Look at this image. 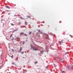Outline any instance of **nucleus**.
<instances>
[{
  "instance_id": "1",
  "label": "nucleus",
  "mask_w": 73,
  "mask_h": 73,
  "mask_svg": "<svg viewBox=\"0 0 73 73\" xmlns=\"http://www.w3.org/2000/svg\"><path fill=\"white\" fill-rule=\"evenodd\" d=\"M31 49L32 50H38V49L33 47L32 45H31Z\"/></svg>"
},
{
  "instance_id": "2",
  "label": "nucleus",
  "mask_w": 73,
  "mask_h": 73,
  "mask_svg": "<svg viewBox=\"0 0 73 73\" xmlns=\"http://www.w3.org/2000/svg\"><path fill=\"white\" fill-rule=\"evenodd\" d=\"M46 39H48V38H49V36H48V35H47L46 37Z\"/></svg>"
},
{
  "instance_id": "3",
  "label": "nucleus",
  "mask_w": 73,
  "mask_h": 73,
  "mask_svg": "<svg viewBox=\"0 0 73 73\" xmlns=\"http://www.w3.org/2000/svg\"><path fill=\"white\" fill-rule=\"evenodd\" d=\"M38 32H39L40 34H42V32H41V31H40V30H39Z\"/></svg>"
},
{
  "instance_id": "4",
  "label": "nucleus",
  "mask_w": 73,
  "mask_h": 73,
  "mask_svg": "<svg viewBox=\"0 0 73 73\" xmlns=\"http://www.w3.org/2000/svg\"><path fill=\"white\" fill-rule=\"evenodd\" d=\"M22 48L21 47L20 48V49L19 50V52H21V50H22Z\"/></svg>"
},
{
  "instance_id": "5",
  "label": "nucleus",
  "mask_w": 73,
  "mask_h": 73,
  "mask_svg": "<svg viewBox=\"0 0 73 73\" xmlns=\"http://www.w3.org/2000/svg\"><path fill=\"white\" fill-rule=\"evenodd\" d=\"M6 8H8V9H9V8H10L9 7V6H6Z\"/></svg>"
},
{
  "instance_id": "6",
  "label": "nucleus",
  "mask_w": 73,
  "mask_h": 73,
  "mask_svg": "<svg viewBox=\"0 0 73 73\" xmlns=\"http://www.w3.org/2000/svg\"><path fill=\"white\" fill-rule=\"evenodd\" d=\"M23 34H24V33H20V35H23Z\"/></svg>"
},
{
  "instance_id": "7",
  "label": "nucleus",
  "mask_w": 73,
  "mask_h": 73,
  "mask_svg": "<svg viewBox=\"0 0 73 73\" xmlns=\"http://www.w3.org/2000/svg\"><path fill=\"white\" fill-rule=\"evenodd\" d=\"M60 44H63V42H62V41H61L60 42Z\"/></svg>"
},
{
  "instance_id": "8",
  "label": "nucleus",
  "mask_w": 73,
  "mask_h": 73,
  "mask_svg": "<svg viewBox=\"0 0 73 73\" xmlns=\"http://www.w3.org/2000/svg\"><path fill=\"white\" fill-rule=\"evenodd\" d=\"M63 59H61V60H60V62H63Z\"/></svg>"
},
{
  "instance_id": "9",
  "label": "nucleus",
  "mask_w": 73,
  "mask_h": 73,
  "mask_svg": "<svg viewBox=\"0 0 73 73\" xmlns=\"http://www.w3.org/2000/svg\"><path fill=\"white\" fill-rule=\"evenodd\" d=\"M27 17L28 18H31V17H30V16H27Z\"/></svg>"
},
{
  "instance_id": "10",
  "label": "nucleus",
  "mask_w": 73,
  "mask_h": 73,
  "mask_svg": "<svg viewBox=\"0 0 73 73\" xmlns=\"http://www.w3.org/2000/svg\"><path fill=\"white\" fill-rule=\"evenodd\" d=\"M11 25H12V26H14V25H15L13 23H11Z\"/></svg>"
},
{
  "instance_id": "11",
  "label": "nucleus",
  "mask_w": 73,
  "mask_h": 73,
  "mask_svg": "<svg viewBox=\"0 0 73 73\" xmlns=\"http://www.w3.org/2000/svg\"><path fill=\"white\" fill-rule=\"evenodd\" d=\"M62 73H65V71H62Z\"/></svg>"
},
{
  "instance_id": "12",
  "label": "nucleus",
  "mask_w": 73,
  "mask_h": 73,
  "mask_svg": "<svg viewBox=\"0 0 73 73\" xmlns=\"http://www.w3.org/2000/svg\"><path fill=\"white\" fill-rule=\"evenodd\" d=\"M25 25H27V22H25Z\"/></svg>"
},
{
  "instance_id": "13",
  "label": "nucleus",
  "mask_w": 73,
  "mask_h": 73,
  "mask_svg": "<svg viewBox=\"0 0 73 73\" xmlns=\"http://www.w3.org/2000/svg\"><path fill=\"white\" fill-rule=\"evenodd\" d=\"M13 35V34H12L10 36V37H11Z\"/></svg>"
},
{
  "instance_id": "14",
  "label": "nucleus",
  "mask_w": 73,
  "mask_h": 73,
  "mask_svg": "<svg viewBox=\"0 0 73 73\" xmlns=\"http://www.w3.org/2000/svg\"><path fill=\"white\" fill-rule=\"evenodd\" d=\"M13 40H14V38H13V37L12 38V39H11V40H12V41H13Z\"/></svg>"
},
{
  "instance_id": "15",
  "label": "nucleus",
  "mask_w": 73,
  "mask_h": 73,
  "mask_svg": "<svg viewBox=\"0 0 73 73\" xmlns=\"http://www.w3.org/2000/svg\"><path fill=\"white\" fill-rule=\"evenodd\" d=\"M37 63H38V62H37V61H35V64H37Z\"/></svg>"
},
{
  "instance_id": "16",
  "label": "nucleus",
  "mask_w": 73,
  "mask_h": 73,
  "mask_svg": "<svg viewBox=\"0 0 73 73\" xmlns=\"http://www.w3.org/2000/svg\"><path fill=\"white\" fill-rule=\"evenodd\" d=\"M43 51H41L40 52V53H42V54L43 53Z\"/></svg>"
},
{
  "instance_id": "17",
  "label": "nucleus",
  "mask_w": 73,
  "mask_h": 73,
  "mask_svg": "<svg viewBox=\"0 0 73 73\" xmlns=\"http://www.w3.org/2000/svg\"><path fill=\"white\" fill-rule=\"evenodd\" d=\"M24 35H25V36H27V35L25 34H24Z\"/></svg>"
},
{
  "instance_id": "18",
  "label": "nucleus",
  "mask_w": 73,
  "mask_h": 73,
  "mask_svg": "<svg viewBox=\"0 0 73 73\" xmlns=\"http://www.w3.org/2000/svg\"><path fill=\"white\" fill-rule=\"evenodd\" d=\"M11 57V58H13V55H12Z\"/></svg>"
},
{
  "instance_id": "19",
  "label": "nucleus",
  "mask_w": 73,
  "mask_h": 73,
  "mask_svg": "<svg viewBox=\"0 0 73 73\" xmlns=\"http://www.w3.org/2000/svg\"><path fill=\"white\" fill-rule=\"evenodd\" d=\"M21 53L22 54H23V53H24V51H23L22 52H21Z\"/></svg>"
},
{
  "instance_id": "20",
  "label": "nucleus",
  "mask_w": 73,
  "mask_h": 73,
  "mask_svg": "<svg viewBox=\"0 0 73 73\" xmlns=\"http://www.w3.org/2000/svg\"><path fill=\"white\" fill-rule=\"evenodd\" d=\"M26 73V72L25 71H24L23 72V73Z\"/></svg>"
},
{
  "instance_id": "21",
  "label": "nucleus",
  "mask_w": 73,
  "mask_h": 73,
  "mask_svg": "<svg viewBox=\"0 0 73 73\" xmlns=\"http://www.w3.org/2000/svg\"><path fill=\"white\" fill-rule=\"evenodd\" d=\"M54 66H55V67H56V66H57V65H56V64H54Z\"/></svg>"
},
{
  "instance_id": "22",
  "label": "nucleus",
  "mask_w": 73,
  "mask_h": 73,
  "mask_svg": "<svg viewBox=\"0 0 73 73\" xmlns=\"http://www.w3.org/2000/svg\"><path fill=\"white\" fill-rule=\"evenodd\" d=\"M23 44H24V43H25V42L24 41H23Z\"/></svg>"
},
{
  "instance_id": "23",
  "label": "nucleus",
  "mask_w": 73,
  "mask_h": 73,
  "mask_svg": "<svg viewBox=\"0 0 73 73\" xmlns=\"http://www.w3.org/2000/svg\"><path fill=\"white\" fill-rule=\"evenodd\" d=\"M9 11V10H6V12H8Z\"/></svg>"
},
{
  "instance_id": "24",
  "label": "nucleus",
  "mask_w": 73,
  "mask_h": 73,
  "mask_svg": "<svg viewBox=\"0 0 73 73\" xmlns=\"http://www.w3.org/2000/svg\"><path fill=\"white\" fill-rule=\"evenodd\" d=\"M54 61L56 62V60L55 59H54Z\"/></svg>"
},
{
  "instance_id": "25",
  "label": "nucleus",
  "mask_w": 73,
  "mask_h": 73,
  "mask_svg": "<svg viewBox=\"0 0 73 73\" xmlns=\"http://www.w3.org/2000/svg\"><path fill=\"white\" fill-rule=\"evenodd\" d=\"M18 24H21V23H20V22H19L18 23Z\"/></svg>"
},
{
  "instance_id": "26",
  "label": "nucleus",
  "mask_w": 73,
  "mask_h": 73,
  "mask_svg": "<svg viewBox=\"0 0 73 73\" xmlns=\"http://www.w3.org/2000/svg\"><path fill=\"white\" fill-rule=\"evenodd\" d=\"M14 64H15L14 63H12V65H14Z\"/></svg>"
},
{
  "instance_id": "27",
  "label": "nucleus",
  "mask_w": 73,
  "mask_h": 73,
  "mask_svg": "<svg viewBox=\"0 0 73 73\" xmlns=\"http://www.w3.org/2000/svg\"><path fill=\"white\" fill-rule=\"evenodd\" d=\"M29 34V35H31V32H30Z\"/></svg>"
},
{
  "instance_id": "28",
  "label": "nucleus",
  "mask_w": 73,
  "mask_h": 73,
  "mask_svg": "<svg viewBox=\"0 0 73 73\" xmlns=\"http://www.w3.org/2000/svg\"><path fill=\"white\" fill-rule=\"evenodd\" d=\"M46 68H48V66H46Z\"/></svg>"
},
{
  "instance_id": "29",
  "label": "nucleus",
  "mask_w": 73,
  "mask_h": 73,
  "mask_svg": "<svg viewBox=\"0 0 73 73\" xmlns=\"http://www.w3.org/2000/svg\"><path fill=\"white\" fill-rule=\"evenodd\" d=\"M56 58H58V56H56Z\"/></svg>"
},
{
  "instance_id": "30",
  "label": "nucleus",
  "mask_w": 73,
  "mask_h": 73,
  "mask_svg": "<svg viewBox=\"0 0 73 73\" xmlns=\"http://www.w3.org/2000/svg\"><path fill=\"white\" fill-rule=\"evenodd\" d=\"M14 16H17V15H14Z\"/></svg>"
},
{
  "instance_id": "31",
  "label": "nucleus",
  "mask_w": 73,
  "mask_h": 73,
  "mask_svg": "<svg viewBox=\"0 0 73 73\" xmlns=\"http://www.w3.org/2000/svg\"><path fill=\"white\" fill-rule=\"evenodd\" d=\"M10 14H11V13H8V15H10Z\"/></svg>"
},
{
  "instance_id": "32",
  "label": "nucleus",
  "mask_w": 73,
  "mask_h": 73,
  "mask_svg": "<svg viewBox=\"0 0 73 73\" xmlns=\"http://www.w3.org/2000/svg\"><path fill=\"white\" fill-rule=\"evenodd\" d=\"M66 53H65V54H64V55H66Z\"/></svg>"
},
{
  "instance_id": "33",
  "label": "nucleus",
  "mask_w": 73,
  "mask_h": 73,
  "mask_svg": "<svg viewBox=\"0 0 73 73\" xmlns=\"http://www.w3.org/2000/svg\"><path fill=\"white\" fill-rule=\"evenodd\" d=\"M0 12H1V9H0Z\"/></svg>"
},
{
  "instance_id": "34",
  "label": "nucleus",
  "mask_w": 73,
  "mask_h": 73,
  "mask_svg": "<svg viewBox=\"0 0 73 73\" xmlns=\"http://www.w3.org/2000/svg\"><path fill=\"white\" fill-rule=\"evenodd\" d=\"M51 45H52V44H50V46H51Z\"/></svg>"
}]
</instances>
